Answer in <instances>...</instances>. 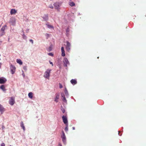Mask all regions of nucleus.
I'll return each mask as SVG.
<instances>
[{
    "label": "nucleus",
    "mask_w": 146,
    "mask_h": 146,
    "mask_svg": "<svg viewBox=\"0 0 146 146\" xmlns=\"http://www.w3.org/2000/svg\"><path fill=\"white\" fill-rule=\"evenodd\" d=\"M17 62L20 65H22L23 64V62L20 59H17L16 60Z\"/></svg>",
    "instance_id": "obj_16"
},
{
    "label": "nucleus",
    "mask_w": 146,
    "mask_h": 146,
    "mask_svg": "<svg viewBox=\"0 0 146 146\" xmlns=\"http://www.w3.org/2000/svg\"><path fill=\"white\" fill-rule=\"evenodd\" d=\"M21 126L22 127L24 131L25 130V127L24 126L23 123V121H21Z\"/></svg>",
    "instance_id": "obj_15"
},
{
    "label": "nucleus",
    "mask_w": 146,
    "mask_h": 146,
    "mask_svg": "<svg viewBox=\"0 0 146 146\" xmlns=\"http://www.w3.org/2000/svg\"><path fill=\"white\" fill-rule=\"evenodd\" d=\"M61 52H62V56L64 57L65 56V51L64 50V48L62 46L61 48Z\"/></svg>",
    "instance_id": "obj_11"
},
{
    "label": "nucleus",
    "mask_w": 146,
    "mask_h": 146,
    "mask_svg": "<svg viewBox=\"0 0 146 146\" xmlns=\"http://www.w3.org/2000/svg\"><path fill=\"white\" fill-rule=\"evenodd\" d=\"M7 80L6 79L0 78V84H4L6 82Z\"/></svg>",
    "instance_id": "obj_10"
},
{
    "label": "nucleus",
    "mask_w": 146,
    "mask_h": 146,
    "mask_svg": "<svg viewBox=\"0 0 146 146\" xmlns=\"http://www.w3.org/2000/svg\"><path fill=\"white\" fill-rule=\"evenodd\" d=\"M51 70L48 69L44 72V77L45 78L49 79L50 76V73Z\"/></svg>",
    "instance_id": "obj_1"
},
{
    "label": "nucleus",
    "mask_w": 146,
    "mask_h": 146,
    "mask_svg": "<svg viewBox=\"0 0 146 146\" xmlns=\"http://www.w3.org/2000/svg\"><path fill=\"white\" fill-rule=\"evenodd\" d=\"M61 5V3H60L57 2L55 3L54 4L55 9L58 11L60 9V7Z\"/></svg>",
    "instance_id": "obj_2"
},
{
    "label": "nucleus",
    "mask_w": 146,
    "mask_h": 146,
    "mask_svg": "<svg viewBox=\"0 0 146 146\" xmlns=\"http://www.w3.org/2000/svg\"><path fill=\"white\" fill-rule=\"evenodd\" d=\"M5 86L3 85H2L1 86H0V88L3 91L5 90Z\"/></svg>",
    "instance_id": "obj_21"
},
{
    "label": "nucleus",
    "mask_w": 146,
    "mask_h": 146,
    "mask_svg": "<svg viewBox=\"0 0 146 146\" xmlns=\"http://www.w3.org/2000/svg\"><path fill=\"white\" fill-rule=\"evenodd\" d=\"M66 127L65 129V130L66 131H67L68 130V124H66Z\"/></svg>",
    "instance_id": "obj_25"
},
{
    "label": "nucleus",
    "mask_w": 146,
    "mask_h": 146,
    "mask_svg": "<svg viewBox=\"0 0 146 146\" xmlns=\"http://www.w3.org/2000/svg\"><path fill=\"white\" fill-rule=\"evenodd\" d=\"M63 62L64 63V65L66 67L67 66L68 64H69V62L67 59L66 58H65L64 59Z\"/></svg>",
    "instance_id": "obj_5"
},
{
    "label": "nucleus",
    "mask_w": 146,
    "mask_h": 146,
    "mask_svg": "<svg viewBox=\"0 0 146 146\" xmlns=\"http://www.w3.org/2000/svg\"><path fill=\"white\" fill-rule=\"evenodd\" d=\"M43 18L45 21H47L48 20V18L47 15H44L43 17Z\"/></svg>",
    "instance_id": "obj_12"
},
{
    "label": "nucleus",
    "mask_w": 146,
    "mask_h": 146,
    "mask_svg": "<svg viewBox=\"0 0 146 146\" xmlns=\"http://www.w3.org/2000/svg\"><path fill=\"white\" fill-rule=\"evenodd\" d=\"M30 41L31 42L32 44H33V40H32V39H30Z\"/></svg>",
    "instance_id": "obj_33"
},
{
    "label": "nucleus",
    "mask_w": 146,
    "mask_h": 146,
    "mask_svg": "<svg viewBox=\"0 0 146 146\" xmlns=\"http://www.w3.org/2000/svg\"><path fill=\"white\" fill-rule=\"evenodd\" d=\"M69 5L71 6H73L75 5V3L73 2H72L70 3Z\"/></svg>",
    "instance_id": "obj_24"
},
{
    "label": "nucleus",
    "mask_w": 146,
    "mask_h": 146,
    "mask_svg": "<svg viewBox=\"0 0 146 146\" xmlns=\"http://www.w3.org/2000/svg\"><path fill=\"white\" fill-rule=\"evenodd\" d=\"M66 50L69 52L71 49V44L68 41H66Z\"/></svg>",
    "instance_id": "obj_3"
},
{
    "label": "nucleus",
    "mask_w": 146,
    "mask_h": 146,
    "mask_svg": "<svg viewBox=\"0 0 146 146\" xmlns=\"http://www.w3.org/2000/svg\"><path fill=\"white\" fill-rule=\"evenodd\" d=\"M15 20L14 19H11L9 21V23L12 25H14L15 24Z\"/></svg>",
    "instance_id": "obj_9"
},
{
    "label": "nucleus",
    "mask_w": 146,
    "mask_h": 146,
    "mask_svg": "<svg viewBox=\"0 0 146 146\" xmlns=\"http://www.w3.org/2000/svg\"><path fill=\"white\" fill-rule=\"evenodd\" d=\"M62 111L63 113H64L65 111V110L64 109H63L62 110Z\"/></svg>",
    "instance_id": "obj_37"
},
{
    "label": "nucleus",
    "mask_w": 146,
    "mask_h": 146,
    "mask_svg": "<svg viewBox=\"0 0 146 146\" xmlns=\"http://www.w3.org/2000/svg\"><path fill=\"white\" fill-rule=\"evenodd\" d=\"M48 51H50L51 50V47H49V48L48 50Z\"/></svg>",
    "instance_id": "obj_34"
},
{
    "label": "nucleus",
    "mask_w": 146,
    "mask_h": 146,
    "mask_svg": "<svg viewBox=\"0 0 146 146\" xmlns=\"http://www.w3.org/2000/svg\"><path fill=\"white\" fill-rule=\"evenodd\" d=\"M0 146H5V144L4 143H3L1 144V145Z\"/></svg>",
    "instance_id": "obj_35"
},
{
    "label": "nucleus",
    "mask_w": 146,
    "mask_h": 146,
    "mask_svg": "<svg viewBox=\"0 0 146 146\" xmlns=\"http://www.w3.org/2000/svg\"><path fill=\"white\" fill-rule=\"evenodd\" d=\"M59 145H60V146H62V145L61 144H59Z\"/></svg>",
    "instance_id": "obj_42"
},
{
    "label": "nucleus",
    "mask_w": 146,
    "mask_h": 146,
    "mask_svg": "<svg viewBox=\"0 0 146 146\" xmlns=\"http://www.w3.org/2000/svg\"><path fill=\"white\" fill-rule=\"evenodd\" d=\"M62 99L63 101L64 102L66 103L67 102V100L65 97L62 98Z\"/></svg>",
    "instance_id": "obj_23"
},
{
    "label": "nucleus",
    "mask_w": 146,
    "mask_h": 146,
    "mask_svg": "<svg viewBox=\"0 0 146 146\" xmlns=\"http://www.w3.org/2000/svg\"><path fill=\"white\" fill-rule=\"evenodd\" d=\"M59 95L58 94L56 95L55 98V101L57 102H58L57 100L59 99Z\"/></svg>",
    "instance_id": "obj_17"
},
{
    "label": "nucleus",
    "mask_w": 146,
    "mask_h": 146,
    "mask_svg": "<svg viewBox=\"0 0 146 146\" xmlns=\"http://www.w3.org/2000/svg\"><path fill=\"white\" fill-rule=\"evenodd\" d=\"M2 64V63H1L0 62V68L1 67V66Z\"/></svg>",
    "instance_id": "obj_38"
},
{
    "label": "nucleus",
    "mask_w": 146,
    "mask_h": 146,
    "mask_svg": "<svg viewBox=\"0 0 146 146\" xmlns=\"http://www.w3.org/2000/svg\"><path fill=\"white\" fill-rule=\"evenodd\" d=\"M5 127L3 126L2 127V129H3L5 128Z\"/></svg>",
    "instance_id": "obj_40"
},
{
    "label": "nucleus",
    "mask_w": 146,
    "mask_h": 146,
    "mask_svg": "<svg viewBox=\"0 0 146 146\" xmlns=\"http://www.w3.org/2000/svg\"><path fill=\"white\" fill-rule=\"evenodd\" d=\"M33 94L32 92L29 93L28 94V96L30 98H32L33 97Z\"/></svg>",
    "instance_id": "obj_19"
},
{
    "label": "nucleus",
    "mask_w": 146,
    "mask_h": 146,
    "mask_svg": "<svg viewBox=\"0 0 146 146\" xmlns=\"http://www.w3.org/2000/svg\"><path fill=\"white\" fill-rule=\"evenodd\" d=\"M64 92L65 94V95L66 96H68V94L67 91V90L66 89V88H65V90L64 91Z\"/></svg>",
    "instance_id": "obj_22"
},
{
    "label": "nucleus",
    "mask_w": 146,
    "mask_h": 146,
    "mask_svg": "<svg viewBox=\"0 0 146 146\" xmlns=\"http://www.w3.org/2000/svg\"><path fill=\"white\" fill-rule=\"evenodd\" d=\"M59 88H62L63 86L62 84H61L60 83H59Z\"/></svg>",
    "instance_id": "obj_30"
},
{
    "label": "nucleus",
    "mask_w": 146,
    "mask_h": 146,
    "mask_svg": "<svg viewBox=\"0 0 146 146\" xmlns=\"http://www.w3.org/2000/svg\"><path fill=\"white\" fill-rule=\"evenodd\" d=\"M10 69L12 74H13L15 73L16 69L15 67L11 64L10 66Z\"/></svg>",
    "instance_id": "obj_8"
},
{
    "label": "nucleus",
    "mask_w": 146,
    "mask_h": 146,
    "mask_svg": "<svg viewBox=\"0 0 146 146\" xmlns=\"http://www.w3.org/2000/svg\"><path fill=\"white\" fill-rule=\"evenodd\" d=\"M61 95L62 98L65 97L64 94V93H62Z\"/></svg>",
    "instance_id": "obj_31"
},
{
    "label": "nucleus",
    "mask_w": 146,
    "mask_h": 146,
    "mask_svg": "<svg viewBox=\"0 0 146 146\" xmlns=\"http://www.w3.org/2000/svg\"><path fill=\"white\" fill-rule=\"evenodd\" d=\"M17 12V11L15 9H11L10 13L11 15L15 14Z\"/></svg>",
    "instance_id": "obj_14"
},
{
    "label": "nucleus",
    "mask_w": 146,
    "mask_h": 146,
    "mask_svg": "<svg viewBox=\"0 0 146 146\" xmlns=\"http://www.w3.org/2000/svg\"><path fill=\"white\" fill-rule=\"evenodd\" d=\"M62 135H61V137L62 138V141L65 144L66 143V138L64 132L63 131H62Z\"/></svg>",
    "instance_id": "obj_4"
},
{
    "label": "nucleus",
    "mask_w": 146,
    "mask_h": 146,
    "mask_svg": "<svg viewBox=\"0 0 146 146\" xmlns=\"http://www.w3.org/2000/svg\"><path fill=\"white\" fill-rule=\"evenodd\" d=\"M49 62H50V64L52 65V66H53V63L52 62H51L50 61Z\"/></svg>",
    "instance_id": "obj_36"
},
{
    "label": "nucleus",
    "mask_w": 146,
    "mask_h": 146,
    "mask_svg": "<svg viewBox=\"0 0 146 146\" xmlns=\"http://www.w3.org/2000/svg\"><path fill=\"white\" fill-rule=\"evenodd\" d=\"M7 27L6 25H5L3 27L1 30V31L4 32V31L5 30V27Z\"/></svg>",
    "instance_id": "obj_20"
},
{
    "label": "nucleus",
    "mask_w": 146,
    "mask_h": 146,
    "mask_svg": "<svg viewBox=\"0 0 146 146\" xmlns=\"http://www.w3.org/2000/svg\"><path fill=\"white\" fill-rule=\"evenodd\" d=\"M23 38L24 39H26L27 38V37L25 35H23Z\"/></svg>",
    "instance_id": "obj_32"
},
{
    "label": "nucleus",
    "mask_w": 146,
    "mask_h": 146,
    "mask_svg": "<svg viewBox=\"0 0 146 146\" xmlns=\"http://www.w3.org/2000/svg\"><path fill=\"white\" fill-rule=\"evenodd\" d=\"M71 83L73 84L74 85L77 83V81L75 79H72L70 81Z\"/></svg>",
    "instance_id": "obj_13"
},
{
    "label": "nucleus",
    "mask_w": 146,
    "mask_h": 146,
    "mask_svg": "<svg viewBox=\"0 0 146 146\" xmlns=\"http://www.w3.org/2000/svg\"><path fill=\"white\" fill-rule=\"evenodd\" d=\"M70 31V30H69V28H67V29H66V33H67V35H69V32Z\"/></svg>",
    "instance_id": "obj_27"
},
{
    "label": "nucleus",
    "mask_w": 146,
    "mask_h": 146,
    "mask_svg": "<svg viewBox=\"0 0 146 146\" xmlns=\"http://www.w3.org/2000/svg\"><path fill=\"white\" fill-rule=\"evenodd\" d=\"M120 131H119V133H118V134L119 135H119V133H120Z\"/></svg>",
    "instance_id": "obj_41"
},
{
    "label": "nucleus",
    "mask_w": 146,
    "mask_h": 146,
    "mask_svg": "<svg viewBox=\"0 0 146 146\" xmlns=\"http://www.w3.org/2000/svg\"><path fill=\"white\" fill-rule=\"evenodd\" d=\"M15 103V98L13 97H11L9 101V104L12 106Z\"/></svg>",
    "instance_id": "obj_7"
},
{
    "label": "nucleus",
    "mask_w": 146,
    "mask_h": 146,
    "mask_svg": "<svg viewBox=\"0 0 146 146\" xmlns=\"http://www.w3.org/2000/svg\"><path fill=\"white\" fill-rule=\"evenodd\" d=\"M62 119L64 123L65 124H68V120L66 116L63 115L62 117Z\"/></svg>",
    "instance_id": "obj_6"
},
{
    "label": "nucleus",
    "mask_w": 146,
    "mask_h": 146,
    "mask_svg": "<svg viewBox=\"0 0 146 146\" xmlns=\"http://www.w3.org/2000/svg\"><path fill=\"white\" fill-rule=\"evenodd\" d=\"M72 129L73 130H74L75 129V127H73Z\"/></svg>",
    "instance_id": "obj_39"
},
{
    "label": "nucleus",
    "mask_w": 146,
    "mask_h": 146,
    "mask_svg": "<svg viewBox=\"0 0 146 146\" xmlns=\"http://www.w3.org/2000/svg\"><path fill=\"white\" fill-rule=\"evenodd\" d=\"M5 111L4 108L3 106L0 104V111L1 112H3Z\"/></svg>",
    "instance_id": "obj_18"
},
{
    "label": "nucleus",
    "mask_w": 146,
    "mask_h": 146,
    "mask_svg": "<svg viewBox=\"0 0 146 146\" xmlns=\"http://www.w3.org/2000/svg\"><path fill=\"white\" fill-rule=\"evenodd\" d=\"M48 54L49 55L51 56H53V54H52V53L51 52H50Z\"/></svg>",
    "instance_id": "obj_29"
},
{
    "label": "nucleus",
    "mask_w": 146,
    "mask_h": 146,
    "mask_svg": "<svg viewBox=\"0 0 146 146\" xmlns=\"http://www.w3.org/2000/svg\"><path fill=\"white\" fill-rule=\"evenodd\" d=\"M49 7L51 9H53L54 8L53 5L52 4L50 5L49 6Z\"/></svg>",
    "instance_id": "obj_28"
},
{
    "label": "nucleus",
    "mask_w": 146,
    "mask_h": 146,
    "mask_svg": "<svg viewBox=\"0 0 146 146\" xmlns=\"http://www.w3.org/2000/svg\"><path fill=\"white\" fill-rule=\"evenodd\" d=\"M46 25L48 28H53V27L52 25Z\"/></svg>",
    "instance_id": "obj_26"
}]
</instances>
